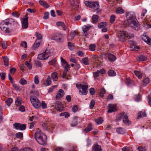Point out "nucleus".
Here are the masks:
<instances>
[{
  "mask_svg": "<svg viewBox=\"0 0 151 151\" xmlns=\"http://www.w3.org/2000/svg\"><path fill=\"white\" fill-rule=\"evenodd\" d=\"M35 138L39 144L43 146L47 144V136L41 131H37L35 133Z\"/></svg>",
  "mask_w": 151,
  "mask_h": 151,
  "instance_id": "obj_1",
  "label": "nucleus"
},
{
  "mask_svg": "<svg viewBox=\"0 0 151 151\" xmlns=\"http://www.w3.org/2000/svg\"><path fill=\"white\" fill-rule=\"evenodd\" d=\"M30 93L33 95L30 96V100L32 106L35 109H38L41 106V103L37 96H39L38 92L36 91H31Z\"/></svg>",
  "mask_w": 151,
  "mask_h": 151,
  "instance_id": "obj_2",
  "label": "nucleus"
},
{
  "mask_svg": "<svg viewBox=\"0 0 151 151\" xmlns=\"http://www.w3.org/2000/svg\"><path fill=\"white\" fill-rule=\"evenodd\" d=\"M119 40L121 42L124 41L126 38L132 39L134 37V35L127 31H122L117 35Z\"/></svg>",
  "mask_w": 151,
  "mask_h": 151,
  "instance_id": "obj_3",
  "label": "nucleus"
},
{
  "mask_svg": "<svg viewBox=\"0 0 151 151\" xmlns=\"http://www.w3.org/2000/svg\"><path fill=\"white\" fill-rule=\"evenodd\" d=\"M85 4L87 6L90 8H92L94 11L97 13H98L101 11L99 9V3L98 2L86 1Z\"/></svg>",
  "mask_w": 151,
  "mask_h": 151,
  "instance_id": "obj_4",
  "label": "nucleus"
},
{
  "mask_svg": "<svg viewBox=\"0 0 151 151\" xmlns=\"http://www.w3.org/2000/svg\"><path fill=\"white\" fill-rule=\"evenodd\" d=\"M52 40H54L57 42H62L64 40L63 34L60 32H57L50 37Z\"/></svg>",
  "mask_w": 151,
  "mask_h": 151,
  "instance_id": "obj_5",
  "label": "nucleus"
},
{
  "mask_svg": "<svg viewBox=\"0 0 151 151\" xmlns=\"http://www.w3.org/2000/svg\"><path fill=\"white\" fill-rule=\"evenodd\" d=\"M135 19L127 20L128 24L131 27H132L135 30L138 31L139 29V27L138 26V22L137 19Z\"/></svg>",
  "mask_w": 151,
  "mask_h": 151,
  "instance_id": "obj_6",
  "label": "nucleus"
},
{
  "mask_svg": "<svg viewBox=\"0 0 151 151\" xmlns=\"http://www.w3.org/2000/svg\"><path fill=\"white\" fill-rule=\"evenodd\" d=\"M9 25V24L6 20L4 21L0 24V28L2 30L4 31L6 33H9L10 32V30L8 28Z\"/></svg>",
  "mask_w": 151,
  "mask_h": 151,
  "instance_id": "obj_7",
  "label": "nucleus"
},
{
  "mask_svg": "<svg viewBox=\"0 0 151 151\" xmlns=\"http://www.w3.org/2000/svg\"><path fill=\"white\" fill-rule=\"evenodd\" d=\"M14 128L17 130H24L26 127V124H22L20 123H15L13 124Z\"/></svg>",
  "mask_w": 151,
  "mask_h": 151,
  "instance_id": "obj_8",
  "label": "nucleus"
},
{
  "mask_svg": "<svg viewBox=\"0 0 151 151\" xmlns=\"http://www.w3.org/2000/svg\"><path fill=\"white\" fill-rule=\"evenodd\" d=\"M88 85H83L82 87L81 88L82 91L81 90H80L79 91V93L80 95H86L88 91Z\"/></svg>",
  "mask_w": 151,
  "mask_h": 151,
  "instance_id": "obj_9",
  "label": "nucleus"
},
{
  "mask_svg": "<svg viewBox=\"0 0 151 151\" xmlns=\"http://www.w3.org/2000/svg\"><path fill=\"white\" fill-rule=\"evenodd\" d=\"M55 106V109L60 112L63 111L64 109L63 106L60 101L56 102Z\"/></svg>",
  "mask_w": 151,
  "mask_h": 151,
  "instance_id": "obj_10",
  "label": "nucleus"
},
{
  "mask_svg": "<svg viewBox=\"0 0 151 151\" xmlns=\"http://www.w3.org/2000/svg\"><path fill=\"white\" fill-rule=\"evenodd\" d=\"M126 17L127 20L134 19L135 20L136 19L135 14L133 12H130L126 14Z\"/></svg>",
  "mask_w": 151,
  "mask_h": 151,
  "instance_id": "obj_11",
  "label": "nucleus"
},
{
  "mask_svg": "<svg viewBox=\"0 0 151 151\" xmlns=\"http://www.w3.org/2000/svg\"><path fill=\"white\" fill-rule=\"evenodd\" d=\"M10 151H33L29 147H26L23 149L18 150V148L17 147H14L12 148Z\"/></svg>",
  "mask_w": 151,
  "mask_h": 151,
  "instance_id": "obj_12",
  "label": "nucleus"
},
{
  "mask_svg": "<svg viewBox=\"0 0 151 151\" xmlns=\"http://www.w3.org/2000/svg\"><path fill=\"white\" fill-rule=\"evenodd\" d=\"M28 17H27L23 19L22 21V28L24 29H26L28 27Z\"/></svg>",
  "mask_w": 151,
  "mask_h": 151,
  "instance_id": "obj_13",
  "label": "nucleus"
},
{
  "mask_svg": "<svg viewBox=\"0 0 151 151\" xmlns=\"http://www.w3.org/2000/svg\"><path fill=\"white\" fill-rule=\"evenodd\" d=\"M102 150L101 146L98 145L97 143H95L92 147V151H102Z\"/></svg>",
  "mask_w": 151,
  "mask_h": 151,
  "instance_id": "obj_14",
  "label": "nucleus"
},
{
  "mask_svg": "<svg viewBox=\"0 0 151 151\" xmlns=\"http://www.w3.org/2000/svg\"><path fill=\"white\" fill-rule=\"evenodd\" d=\"M109 109L108 111V112L109 113H111L115 111L116 110V106L115 105L110 104L109 106Z\"/></svg>",
  "mask_w": 151,
  "mask_h": 151,
  "instance_id": "obj_15",
  "label": "nucleus"
},
{
  "mask_svg": "<svg viewBox=\"0 0 151 151\" xmlns=\"http://www.w3.org/2000/svg\"><path fill=\"white\" fill-rule=\"evenodd\" d=\"M49 56H46L45 52L43 53L40 54L38 55L37 58L38 59L43 60L46 59L48 58Z\"/></svg>",
  "mask_w": 151,
  "mask_h": 151,
  "instance_id": "obj_16",
  "label": "nucleus"
},
{
  "mask_svg": "<svg viewBox=\"0 0 151 151\" xmlns=\"http://www.w3.org/2000/svg\"><path fill=\"white\" fill-rule=\"evenodd\" d=\"M142 36V40L147 44L151 45V39L146 35H143Z\"/></svg>",
  "mask_w": 151,
  "mask_h": 151,
  "instance_id": "obj_17",
  "label": "nucleus"
},
{
  "mask_svg": "<svg viewBox=\"0 0 151 151\" xmlns=\"http://www.w3.org/2000/svg\"><path fill=\"white\" fill-rule=\"evenodd\" d=\"M123 120V122L126 125H129L131 124V122L129 120L128 116L126 114L124 115Z\"/></svg>",
  "mask_w": 151,
  "mask_h": 151,
  "instance_id": "obj_18",
  "label": "nucleus"
},
{
  "mask_svg": "<svg viewBox=\"0 0 151 151\" xmlns=\"http://www.w3.org/2000/svg\"><path fill=\"white\" fill-rule=\"evenodd\" d=\"M116 131L118 133L120 134H124L126 132V130L124 128L121 127L117 128Z\"/></svg>",
  "mask_w": 151,
  "mask_h": 151,
  "instance_id": "obj_19",
  "label": "nucleus"
},
{
  "mask_svg": "<svg viewBox=\"0 0 151 151\" xmlns=\"http://www.w3.org/2000/svg\"><path fill=\"white\" fill-rule=\"evenodd\" d=\"M64 94V91L62 89H60L56 96V99L61 98Z\"/></svg>",
  "mask_w": 151,
  "mask_h": 151,
  "instance_id": "obj_20",
  "label": "nucleus"
},
{
  "mask_svg": "<svg viewBox=\"0 0 151 151\" xmlns=\"http://www.w3.org/2000/svg\"><path fill=\"white\" fill-rule=\"evenodd\" d=\"M136 59L137 61H141L146 60L147 59V57L145 56L140 55L137 56Z\"/></svg>",
  "mask_w": 151,
  "mask_h": 151,
  "instance_id": "obj_21",
  "label": "nucleus"
},
{
  "mask_svg": "<svg viewBox=\"0 0 151 151\" xmlns=\"http://www.w3.org/2000/svg\"><path fill=\"white\" fill-rule=\"evenodd\" d=\"M56 25L58 27L61 26L63 28V29L65 30L66 29V27L65 24L62 22H56Z\"/></svg>",
  "mask_w": 151,
  "mask_h": 151,
  "instance_id": "obj_22",
  "label": "nucleus"
},
{
  "mask_svg": "<svg viewBox=\"0 0 151 151\" xmlns=\"http://www.w3.org/2000/svg\"><path fill=\"white\" fill-rule=\"evenodd\" d=\"M108 55L109 60L110 61L114 62L116 59V57L113 54L109 53Z\"/></svg>",
  "mask_w": 151,
  "mask_h": 151,
  "instance_id": "obj_23",
  "label": "nucleus"
},
{
  "mask_svg": "<svg viewBox=\"0 0 151 151\" xmlns=\"http://www.w3.org/2000/svg\"><path fill=\"white\" fill-rule=\"evenodd\" d=\"M53 51L54 50L53 49H50L49 50L47 49L45 51V53L46 54V56H48L49 57L53 54Z\"/></svg>",
  "mask_w": 151,
  "mask_h": 151,
  "instance_id": "obj_24",
  "label": "nucleus"
},
{
  "mask_svg": "<svg viewBox=\"0 0 151 151\" xmlns=\"http://www.w3.org/2000/svg\"><path fill=\"white\" fill-rule=\"evenodd\" d=\"M39 3L41 5L46 8H48L49 6V5L45 1L40 0L39 1Z\"/></svg>",
  "mask_w": 151,
  "mask_h": 151,
  "instance_id": "obj_25",
  "label": "nucleus"
},
{
  "mask_svg": "<svg viewBox=\"0 0 151 151\" xmlns=\"http://www.w3.org/2000/svg\"><path fill=\"white\" fill-rule=\"evenodd\" d=\"M51 77L53 80L54 81H56L58 79V74L56 72H54L51 74Z\"/></svg>",
  "mask_w": 151,
  "mask_h": 151,
  "instance_id": "obj_26",
  "label": "nucleus"
},
{
  "mask_svg": "<svg viewBox=\"0 0 151 151\" xmlns=\"http://www.w3.org/2000/svg\"><path fill=\"white\" fill-rule=\"evenodd\" d=\"M78 118V117L77 116H76L74 118L72 123L70 124L71 127H75L77 125V120Z\"/></svg>",
  "mask_w": 151,
  "mask_h": 151,
  "instance_id": "obj_27",
  "label": "nucleus"
},
{
  "mask_svg": "<svg viewBox=\"0 0 151 151\" xmlns=\"http://www.w3.org/2000/svg\"><path fill=\"white\" fill-rule=\"evenodd\" d=\"M82 63L86 65H88L89 64L88 59V57H86L83 58L81 61Z\"/></svg>",
  "mask_w": 151,
  "mask_h": 151,
  "instance_id": "obj_28",
  "label": "nucleus"
},
{
  "mask_svg": "<svg viewBox=\"0 0 151 151\" xmlns=\"http://www.w3.org/2000/svg\"><path fill=\"white\" fill-rule=\"evenodd\" d=\"M125 112L123 111L121 113L118 114L116 117V121H119L120 120H121L123 117V116L125 114Z\"/></svg>",
  "mask_w": 151,
  "mask_h": 151,
  "instance_id": "obj_29",
  "label": "nucleus"
},
{
  "mask_svg": "<svg viewBox=\"0 0 151 151\" xmlns=\"http://www.w3.org/2000/svg\"><path fill=\"white\" fill-rule=\"evenodd\" d=\"M146 115L145 111H141L138 113V118L139 119L141 117H145L146 116Z\"/></svg>",
  "mask_w": 151,
  "mask_h": 151,
  "instance_id": "obj_30",
  "label": "nucleus"
},
{
  "mask_svg": "<svg viewBox=\"0 0 151 151\" xmlns=\"http://www.w3.org/2000/svg\"><path fill=\"white\" fill-rule=\"evenodd\" d=\"M92 129L91 124H89L88 125L87 127L84 129V131L86 133L91 131Z\"/></svg>",
  "mask_w": 151,
  "mask_h": 151,
  "instance_id": "obj_31",
  "label": "nucleus"
},
{
  "mask_svg": "<svg viewBox=\"0 0 151 151\" xmlns=\"http://www.w3.org/2000/svg\"><path fill=\"white\" fill-rule=\"evenodd\" d=\"M124 10L121 7H118L116 10V12L117 14H122L124 13Z\"/></svg>",
  "mask_w": 151,
  "mask_h": 151,
  "instance_id": "obj_32",
  "label": "nucleus"
},
{
  "mask_svg": "<svg viewBox=\"0 0 151 151\" xmlns=\"http://www.w3.org/2000/svg\"><path fill=\"white\" fill-rule=\"evenodd\" d=\"M106 90L104 88H102L100 90V91L99 93V96L101 97H104V95L106 93Z\"/></svg>",
  "mask_w": 151,
  "mask_h": 151,
  "instance_id": "obj_33",
  "label": "nucleus"
},
{
  "mask_svg": "<svg viewBox=\"0 0 151 151\" xmlns=\"http://www.w3.org/2000/svg\"><path fill=\"white\" fill-rule=\"evenodd\" d=\"M13 102V99L11 98L7 99L5 101L6 104L9 106H10L11 104Z\"/></svg>",
  "mask_w": 151,
  "mask_h": 151,
  "instance_id": "obj_34",
  "label": "nucleus"
},
{
  "mask_svg": "<svg viewBox=\"0 0 151 151\" xmlns=\"http://www.w3.org/2000/svg\"><path fill=\"white\" fill-rule=\"evenodd\" d=\"M134 73L139 78L141 79L142 77V73L139 72L138 71L135 70L134 71Z\"/></svg>",
  "mask_w": 151,
  "mask_h": 151,
  "instance_id": "obj_35",
  "label": "nucleus"
},
{
  "mask_svg": "<svg viewBox=\"0 0 151 151\" xmlns=\"http://www.w3.org/2000/svg\"><path fill=\"white\" fill-rule=\"evenodd\" d=\"M8 21H6L8 24H12V23H15V24L16 25H17L18 23L17 22H16L14 20L11 18H9L8 19Z\"/></svg>",
  "mask_w": 151,
  "mask_h": 151,
  "instance_id": "obj_36",
  "label": "nucleus"
},
{
  "mask_svg": "<svg viewBox=\"0 0 151 151\" xmlns=\"http://www.w3.org/2000/svg\"><path fill=\"white\" fill-rule=\"evenodd\" d=\"M108 73L109 76H115L116 74L114 71L112 70H109L108 72Z\"/></svg>",
  "mask_w": 151,
  "mask_h": 151,
  "instance_id": "obj_37",
  "label": "nucleus"
},
{
  "mask_svg": "<svg viewBox=\"0 0 151 151\" xmlns=\"http://www.w3.org/2000/svg\"><path fill=\"white\" fill-rule=\"evenodd\" d=\"M65 116V117L66 118H68L70 116V114L68 112H64L61 113L60 114V116Z\"/></svg>",
  "mask_w": 151,
  "mask_h": 151,
  "instance_id": "obj_38",
  "label": "nucleus"
},
{
  "mask_svg": "<svg viewBox=\"0 0 151 151\" xmlns=\"http://www.w3.org/2000/svg\"><path fill=\"white\" fill-rule=\"evenodd\" d=\"M107 25V23L106 22H103L100 23L98 25L99 28H101L104 27H105Z\"/></svg>",
  "mask_w": 151,
  "mask_h": 151,
  "instance_id": "obj_39",
  "label": "nucleus"
},
{
  "mask_svg": "<svg viewBox=\"0 0 151 151\" xmlns=\"http://www.w3.org/2000/svg\"><path fill=\"white\" fill-rule=\"evenodd\" d=\"M3 60L4 63V65L7 66L9 65V59L7 56L3 57Z\"/></svg>",
  "mask_w": 151,
  "mask_h": 151,
  "instance_id": "obj_40",
  "label": "nucleus"
},
{
  "mask_svg": "<svg viewBox=\"0 0 151 151\" xmlns=\"http://www.w3.org/2000/svg\"><path fill=\"white\" fill-rule=\"evenodd\" d=\"M95 122L97 124H101L103 121V119L102 118L99 117L98 119H96L95 120Z\"/></svg>",
  "mask_w": 151,
  "mask_h": 151,
  "instance_id": "obj_41",
  "label": "nucleus"
},
{
  "mask_svg": "<svg viewBox=\"0 0 151 151\" xmlns=\"http://www.w3.org/2000/svg\"><path fill=\"white\" fill-rule=\"evenodd\" d=\"M143 85L145 86L149 83V79L147 78H145L143 80Z\"/></svg>",
  "mask_w": 151,
  "mask_h": 151,
  "instance_id": "obj_42",
  "label": "nucleus"
},
{
  "mask_svg": "<svg viewBox=\"0 0 151 151\" xmlns=\"http://www.w3.org/2000/svg\"><path fill=\"white\" fill-rule=\"evenodd\" d=\"M46 82L47 86H49L51 84V79L50 76H48L46 81Z\"/></svg>",
  "mask_w": 151,
  "mask_h": 151,
  "instance_id": "obj_43",
  "label": "nucleus"
},
{
  "mask_svg": "<svg viewBox=\"0 0 151 151\" xmlns=\"http://www.w3.org/2000/svg\"><path fill=\"white\" fill-rule=\"evenodd\" d=\"M90 27L91 26L90 25H87L86 26H84L83 28V32H88Z\"/></svg>",
  "mask_w": 151,
  "mask_h": 151,
  "instance_id": "obj_44",
  "label": "nucleus"
},
{
  "mask_svg": "<svg viewBox=\"0 0 151 151\" xmlns=\"http://www.w3.org/2000/svg\"><path fill=\"white\" fill-rule=\"evenodd\" d=\"M95 101L93 99L91 101L90 104L89 106V108L90 109H93L95 104Z\"/></svg>",
  "mask_w": 151,
  "mask_h": 151,
  "instance_id": "obj_45",
  "label": "nucleus"
},
{
  "mask_svg": "<svg viewBox=\"0 0 151 151\" xmlns=\"http://www.w3.org/2000/svg\"><path fill=\"white\" fill-rule=\"evenodd\" d=\"M92 19L94 23H96L98 21L99 19V17L97 15H93L92 17Z\"/></svg>",
  "mask_w": 151,
  "mask_h": 151,
  "instance_id": "obj_46",
  "label": "nucleus"
},
{
  "mask_svg": "<svg viewBox=\"0 0 151 151\" xmlns=\"http://www.w3.org/2000/svg\"><path fill=\"white\" fill-rule=\"evenodd\" d=\"M16 137L18 138H21L23 136V134L22 132H18L16 134Z\"/></svg>",
  "mask_w": 151,
  "mask_h": 151,
  "instance_id": "obj_47",
  "label": "nucleus"
},
{
  "mask_svg": "<svg viewBox=\"0 0 151 151\" xmlns=\"http://www.w3.org/2000/svg\"><path fill=\"white\" fill-rule=\"evenodd\" d=\"M96 45L94 44L90 45L89 46V48L90 50L94 51L95 50Z\"/></svg>",
  "mask_w": 151,
  "mask_h": 151,
  "instance_id": "obj_48",
  "label": "nucleus"
},
{
  "mask_svg": "<svg viewBox=\"0 0 151 151\" xmlns=\"http://www.w3.org/2000/svg\"><path fill=\"white\" fill-rule=\"evenodd\" d=\"M19 83L22 85H24L27 84V81L24 79L22 78L20 80Z\"/></svg>",
  "mask_w": 151,
  "mask_h": 151,
  "instance_id": "obj_49",
  "label": "nucleus"
},
{
  "mask_svg": "<svg viewBox=\"0 0 151 151\" xmlns=\"http://www.w3.org/2000/svg\"><path fill=\"white\" fill-rule=\"evenodd\" d=\"M35 64L37 67H41L42 66V64L40 61L38 60H35Z\"/></svg>",
  "mask_w": 151,
  "mask_h": 151,
  "instance_id": "obj_50",
  "label": "nucleus"
},
{
  "mask_svg": "<svg viewBox=\"0 0 151 151\" xmlns=\"http://www.w3.org/2000/svg\"><path fill=\"white\" fill-rule=\"evenodd\" d=\"M37 41H36L34 44V45L32 46V47L34 49H35L38 47L40 44V43L39 42H36Z\"/></svg>",
  "mask_w": 151,
  "mask_h": 151,
  "instance_id": "obj_51",
  "label": "nucleus"
},
{
  "mask_svg": "<svg viewBox=\"0 0 151 151\" xmlns=\"http://www.w3.org/2000/svg\"><path fill=\"white\" fill-rule=\"evenodd\" d=\"M49 124L47 122H44L42 124V126L43 129H46L48 128Z\"/></svg>",
  "mask_w": 151,
  "mask_h": 151,
  "instance_id": "obj_52",
  "label": "nucleus"
},
{
  "mask_svg": "<svg viewBox=\"0 0 151 151\" xmlns=\"http://www.w3.org/2000/svg\"><path fill=\"white\" fill-rule=\"evenodd\" d=\"M68 46L69 49L70 50H72L74 47V45L72 44L70 42H68Z\"/></svg>",
  "mask_w": 151,
  "mask_h": 151,
  "instance_id": "obj_53",
  "label": "nucleus"
},
{
  "mask_svg": "<svg viewBox=\"0 0 151 151\" xmlns=\"http://www.w3.org/2000/svg\"><path fill=\"white\" fill-rule=\"evenodd\" d=\"M115 16L114 15H112L111 16L110 19V21L111 24L114 22L115 20Z\"/></svg>",
  "mask_w": 151,
  "mask_h": 151,
  "instance_id": "obj_54",
  "label": "nucleus"
},
{
  "mask_svg": "<svg viewBox=\"0 0 151 151\" xmlns=\"http://www.w3.org/2000/svg\"><path fill=\"white\" fill-rule=\"evenodd\" d=\"M76 35V32L75 31H74L70 33V36L71 37V40H73L74 37Z\"/></svg>",
  "mask_w": 151,
  "mask_h": 151,
  "instance_id": "obj_55",
  "label": "nucleus"
},
{
  "mask_svg": "<svg viewBox=\"0 0 151 151\" xmlns=\"http://www.w3.org/2000/svg\"><path fill=\"white\" fill-rule=\"evenodd\" d=\"M12 86L14 88V89L17 91L19 90H20L19 87L15 84L13 83L12 84Z\"/></svg>",
  "mask_w": 151,
  "mask_h": 151,
  "instance_id": "obj_56",
  "label": "nucleus"
},
{
  "mask_svg": "<svg viewBox=\"0 0 151 151\" xmlns=\"http://www.w3.org/2000/svg\"><path fill=\"white\" fill-rule=\"evenodd\" d=\"M13 16L16 18H18L20 16V14L17 12H13L12 13Z\"/></svg>",
  "mask_w": 151,
  "mask_h": 151,
  "instance_id": "obj_57",
  "label": "nucleus"
},
{
  "mask_svg": "<svg viewBox=\"0 0 151 151\" xmlns=\"http://www.w3.org/2000/svg\"><path fill=\"white\" fill-rule=\"evenodd\" d=\"M134 100L136 101H139L140 99V96L139 95H136L134 97Z\"/></svg>",
  "mask_w": 151,
  "mask_h": 151,
  "instance_id": "obj_58",
  "label": "nucleus"
},
{
  "mask_svg": "<svg viewBox=\"0 0 151 151\" xmlns=\"http://www.w3.org/2000/svg\"><path fill=\"white\" fill-rule=\"evenodd\" d=\"M35 83L37 85L39 83V80H38V76L37 75L34 78Z\"/></svg>",
  "mask_w": 151,
  "mask_h": 151,
  "instance_id": "obj_59",
  "label": "nucleus"
},
{
  "mask_svg": "<svg viewBox=\"0 0 151 151\" xmlns=\"http://www.w3.org/2000/svg\"><path fill=\"white\" fill-rule=\"evenodd\" d=\"M93 77L95 79H96L98 77H99V71L97 70L95 72L93 73Z\"/></svg>",
  "mask_w": 151,
  "mask_h": 151,
  "instance_id": "obj_60",
  "label": "nucleus"
},
{
  "mask_svg": "<svg viewBox=\"0 0 151 151\" xmlns=\"http://www.w3.org/2000/svg\"><path fill=\"white\" fill-rule=\"evenodd\" d=\"M20 45L21 46L25 48H26L27 47V44L25 41L21 42Z\"/></svg>",
  "mask_w": 151,
  "mask_h": 151,
  "instance_id": "obj_61",
  "label": "nucleus"
},
{
  "mask_svg": "<svg viewBox=\"0 0 151 151\" xmlns=\"http://www.w3.org/2000/svg\"><path fill=\"white\" fill-rule=\"evenodd\" d=\"M41 106L43 109L47 108V104L45 103L44 101H42L41 104Z\"/></svg>",
  "mask_w": 151,
  "mask_h": 151,
  "instance_id": "obj_62",
  "label": "nucleus"
},
{
  "mask_svg": "<svg viewBox=\"0 0 151 151\" xmlns=\"http://www.w3.org/2000/svg\"><path fill=\"white\" fill-rule=\"evenodd\" d=\"M49 13L48 12H46L45 13L44 16L43 18L44 19H47L49 18Z\"/></svg>",
  "mask_w": 151,
  "mask_h": 151,
  "instance_id": "obj_63",
  "label": "nucleus"
},
{
  "mask_svg": "<svg viewBox=\"0 0 151 151\" xmlns=\"http://www.w3.org/2000/svg\"><path fill=\"white\" fill-rule=\"evenodd\" d=\"M15 104L17 106H19L21 104V102L20 100L17 99L15 101Z\"/></svg>",
  "mask_w": 151,
  "mask_h": 151,
  "instance_id": "obj_64",
  "label": "nucleus"
}]
</instances>
